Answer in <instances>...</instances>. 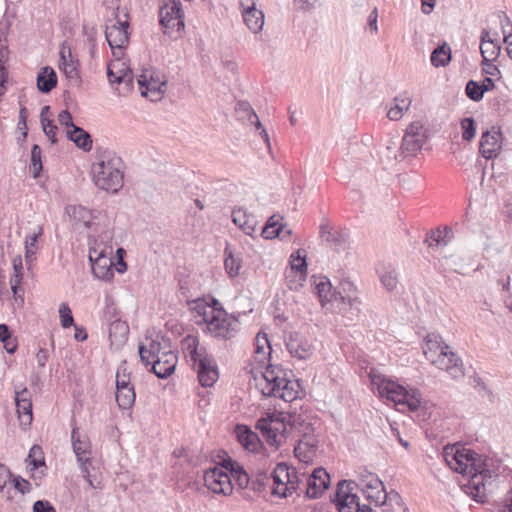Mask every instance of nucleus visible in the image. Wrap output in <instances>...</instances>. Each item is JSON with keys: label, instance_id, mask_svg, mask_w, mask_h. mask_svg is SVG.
<instances>
[{"label": "nucleus", "instance_id": "nucleus-59", "mask_svg": "<svg viewBox=\"0 0 512 512\" xmlns=\"http://www.w3.org/2000/svg\"><path fill=\"white\" fill-rule=\"evenodd\" d=\"M461 126L463 129L462 138L465 141H470L475 137V122L472 117L464 118L461 121Z\"/></svg>", "mask_w": 512, "mask_h": 512}, {"label": "nucleus", "instance_id": "nucleus-10", "mask_svg": "<svg viewBox=\"0 0 512 512\" xmlns=\"http://www.w3.org/2000/svg\"><path fill=\"white\" fill-rule=\"evenodd\" d=\"M112 246L99 250L97 247L90 248L89 261L93 275L104 281H110L114 277V262L112 260Z\"/></svg>", "mask_w": 512, "mask_h": 512}, {"label": "nucleus", "instance_id": "nucleus-60", "mask_svg": "<svg viewBox=\"0 0 512 512\" xmlns=\"http://www.w3.org/2000/svg\"><path fill=\"white\" fill-rule=\"evenodd\" d=\"M95 155L97 160H122L113 149L105 146H97Z\"/></svg>", "mask_w": 512, "mask_h": 512}, {"label": "nucleus", "instance_id": "nucleus-25", "mask_svg": "<svg viewBox=\"0 0 512 512\" xmlns=\"http://www.w3.org/2000/svg\"><path fill=\"white\" fill-rule=\"evenodd\" d=\"M236 114L238 118L242 121H247L251 125H254L258 130L261 129V135L264 138L265 142L269 146V137L265 129H263L261 122L259 121V118L247 101H239L236 104L235 107Z\"/></svg>", "mask_w": 512, "mask_h": 512}, {"label": "nucleus", "instance_id": "nucleus-45", "mask_svg": "<svg viewBox=\"0 0 512 512\" xmlns=\"http://www.w3.org/2000/svg\"><path fill=\"white\" fill-rule=\"evenodd\" d=\"M43 233L41 226H38L37 232L28 235L25 239V258L27 263H31L35 259L36 251L38 250L37 239Z\"/></svg>", "mask_w": 512, "mask_h": 512}, {"label": "nucleus", "instance_id": "nucleus-28", "mask_svg": "<svg viewBox=\"0 0 512 512\" xmlns=\"http://www.w3.org/2000/svg\"><path fill=\"white\" fill-rule=\"evenodd\" d=\"M400 155L403 158H410L416 155V125L411 122L403 136L400 146Z\"/></svg>", "mask_w": 512, "mask_h": 512}, {"label": "nucleus", "instance_id": "nucleus-48", "mask_svg": "<svg viewBox=\"0 0 512 512\" xmlns=\"http://www.w3.org/2000/svg\"><path fill=\"white\" fill-rule=\"evenodd\" d=\"M16 411L22 425L29 426L33 420L32 401H15Z\"/></svg>", "mask_w": 512, "mask_h": 512}, {"label": "nucleus", "instance_id": "nucleus-62", "mask_svg": "<svg viewBox=\"0 0 512 512\" xmlns=\"http://www.w3.org/2000/svg\"><path fill=\"white\" fill-rule=\"evenodd\" d=\"M11 485L15 490L20 492L22 495L29 493L32 488L30 482L25 480L21 476L15 477L11 481Z\"/></svg>", "mask_w": 512, "mask_h": 512}, {"label": "nucleus", "instance_id": "nucleus-36", "mask_svg": "<svg viewBox=\"0 0 512 512\" xmlns=\"http://www.w3.org/2000/svg\"><path fill=\"white\" fill-rule=\"evenodd\" d=\"M393 105L387 111V117L392 121L402 118L405 111L411 106L412 100L409 97L400 95L393 99Z\"/></svg>", "mask_w": 512, "mask_h": 512}, {"label": "nucleus", "instance_id": "nucleus-14", "mask_svg": "<svg viewBox=\"0 0 512 512\" xmlns=\"http://www.w3.org/2000/svg\"><path fill=\"white\" fill-rule=\"evenodd\" d=\"M205 486L216 494L230 495L233 491L232 477L222 468L214 467L204 474Z\"/></svg>", "mask_w": 512, "mask_h": 512}, {"label": "nucleus", "instance_id": "nucleus-1", "mask_svg": "<svg viewBox=\"0 0 512 512\" xmlns=\"http://www.w3.org/2000/svg\"><path fill=\"white\" fill-rule=\"evenodd\" d=\"M443 459L450 469L462 475H468L466 485L474 500L483 503L486 486L498 476V464L493 458L476 453L459 443L447 444L443 448Z\"/></svg>", "mask_w": 512, "mask_h": 512}, {"label": "nucleus", "instance_id": "nucleus-61", "mask_svg": "<svg viewBox=\"0 0 512 512\" xmlns=\"http://www.w3.org/2000/svg\"><path fill=\"white\" fill-rule=\"evenodd\" d=\"M41 125H42L45 135L49 138L51 143H53V144L56 143L57 142V138H56L57 126L54 124L53 120L48 119L46 117H42Z\"/></svg>", "mask_w": 512, "mask_h": 512}, {"label": "nucleus", "instance_id": "nucleus-2", "mask_svg": "<svg viewBox=\"0 0 512 512\" xmlns=\"http://www.w3.org/2000/svg\"><path fill=\"white\" fill-rule=\"evenodd\" d=\"M422 352L424 357L437 368L446 371L452 378L464 376V366L461 358L446 345L442 337L436 333L427 334L423 340Z\"/></svg>", "mask_w": 512, "mask_h": 512}, {"label": "nucleus", "instance_id": "nucleus-9", "mask_svg": "<svg viewBox=\"0 0 512 512\" xmlns=\"http://www.w3.org/2000/svg\"><path fill=\"white\" fill-rule=\"evenodd\" d=\"M362 492L365 495L366 499L370 501V503H374L376 506L385 505L387 499L390 501L398 500L400 497L398 493H387L385 491V486L383 482L379 479L378 476L372 473H367L362 477L361 480Z\"/></svg>", "mask_w": 512, "mask_h": 512}, {"label": "nucleus", "instance_id": "nucleus-12", "mask_svg": "<svg viewBox=\"0 0 512 512\" xmlns=\"http://www.w3.org/2000/svg\"><path fill=\"white\" fill-rule=\"evenodd\" d=\"M287 378V372L277 365L269 364L262 373V380L258 383L265 397H275Z\"/></svg>", "mask_w": 512, "mask_h": 512}, {"label": "nucleus", "instance_id": "nucleus-31", "mask_svg": "<svg viewBox=\"0 0 512 512\" xmlns=\"http://www.w3.org/2000/svg\"><path fill=\"white\" fill-rule=\"evenodd\" d=\"M128 333L129 326L124 321L115 320L109 326V339L111 344L116 347H120L126 342Z\"/></svg>", "mask_w": 512, "mask_h": 512}, {"label": "nucleus", "instance_id": "nucleus-13", "mask_svg": "<svg viewBox=\"0 0 512 512\" xmlns=\"http://www.w3.org/2000/svg\"><path fill=\"white\" fill-rule=\"evenodd\" d=\"M59 69L63 72L69 85L80 86L82 80L79 72V61L71 52V48L63 42L59 51Z\"/></svg>", "mask_w": 512, "mask_h": 512}, {"label": "nucleus", "instance_id": "nucleus-38", "mask_svg": "<svg viewBox=\"0 0 512 512\" xmlns=\"http://www.w3.org/2000/svg\"><path fill=\"white\" fill-rule=\"evenodd\" d=\"M315 288L323 308L327 303L336 299V292L332 291V285L327 277H320L319 282L315 284Z\"/></svg>", "mask_w": 512, "mask_h": 512}, {"label": "nucleus", "instance_id": "nucleus-39", "mask_svg": "<svg viewBox=\"0 0 512 512\" xmlns=\"http://www.w3.org/2000/svg\"><path fill=\"white\" fill-rule=\"evenodd\" d=\"M431 63L435 67H446L451 61V48L447 43L438 46L430 57Z\"/></svg>", "mask_w": 512, "mask_h": 512}, {"label": "nucleus", "instance_id": "nucleus-29", "mask_svg": "<svg viewBox=\"0 0 512 512\" xmlns=\"http://www.w3.org/2000/svg\"><path fill=\"white\" fill-rule=\"evenodd\" d=\"M57 85V75L50 66L40 69L37 75V88L42 93H49Z\"/></svg>", "mask_w": 512, "mask_h": 512}, {"label": "nucleus", "instance_id": "nucleus-51", "mask_svg": "<svg viewBox=\"0 0 512 512\" xmlns=\"http://www.w3.org/2000/svg\"><path fill=\"white\" fill-rule=\"evenodd\" d=\"M271 479L265 471H259L256 476L250 481V488L254 492L261 493L266 490V487Z\"/></svg>", "mask_w": 512, "mask_h": 512}, {"label": "nucleus", "instance_id": "nucleus-64", "mask_svg": "<svg viewBox=\"0 0 512 512\" xmlns=\"http://www.w3.org/2000/svg\"><path fill=\"white\" fill-rule=\"evenodd\" d=\"M222 469H225L224 472H227L229 476L233 477V474H237L239 470L243 467L232 458L227 457L222 460L221 463Z\"/></svg>", "mask_w": 512, "mask_h": 512}, {"label": "nucleus", "instance_id": "nucleus-17", "mask_svg": "<svg viewBox=\"0 0 512 512\" xmlns=\"http://www.w3.org/2000/svg\"><path fill=\"white\" fill-rule=\"evenodd\" d=\"M192 367L203 387H212L219 378L218 367L212 355L198 359L197 364Z\"/></svg>", "mask_w": 512, "mask_h": 512}, {"label": "nucleus", "instance_id": "nucleus-37", "mask_svg": "<svg viewBox=\"0 0 512 512\" xmlns=\"http://www.w3.org/2000/svg\"><path fill=\"white\" fill-rule=\"evenodd\" d=\"M243 20L248 29L253 33H258L264 26V13L257 8L242 13Z\"/></svg>", "mask_w": 512, "mask_h": 512}, {"label": "nucleus", "instance_id": "nucleus-44", "mask_svg": "<svg viewBox=\"0 0 512 512\" xmlns=\"http://www.w3.org/2000/svg\"><path fill=\"white\" fill-rule=\"evenodd\" d=\"M499 166L501 168L502 162H485V165H483L482 162H475L472 166V171L476 174H479L480 180L483 182L485 178L489 175L490 178H497V175L495 174V166ZM501 176V173H499L498 177Z\"/></svg>", "mask_w": 512, "mask_h": 512}, {"label": "nucleus", "instance_id": "nucleus-30", "mask_svg": "<svg viewBox=\"0 0 512 512\" xmlns=\"http://www.w3.org/2000/svg\"><path fill=\"white\" fill-rule=\"evenodd\" d=\"M237 438L239 443L248 451L255 452L259 448V438L256 433L245 425H237Z\"/></svg>", "mask_w": 512, "mask_h": 512}, {"label": "nucleus", "instance_id": "nucleus-7", "mask_svg": "<svg viewBox=\"0 0 512 512\" xmlns=\"http://www.w3.org/2000/svg\"><path fill=\"white\" fill-rule=\"evenodd\" d=\"M71 442L73 451L76 455L83 477L90 486L94 487L90 468L91 463V442L87 435L81 434L78 428H73L71 432Z\"/></svg>", "mask_w": 512, "mask_h": 512}, {"label": "nucleus", "instance_id": "nucleus-47", "mask_svg": "<svg viewBox=\"0 0 512 512\" xmlns=\"http://www.w3.org/2000/svg\"><path fill=\"white\" fill-rule=\"evenodd\" d=\"M281 218L276 215L271 216L266 225L262 229V235L266 239H273L275 237H279L282 230L283 224L280 222Z\"/></svg>", "mask_w": 512, "mask_h": 512}, {"label": "nucleus", "instance_id": "nucleus-26", "mask_svg": "<svg viewBox=\"0 0 512 512\" xmlns=\"http://www.w3.org/2000/svg\"><path fill=\"white\" fill-rule=\"evenodd\" d=\"M317 447V440L308 433H305L302 439L294 448L295 456L302 462H309L312 459Z\"/></svg>", "mask_w": 512, "mask_h": 512}, {"label": "nucleus", "instance_id": "nucleus-23", "mask_svg": "<svg viewBox=\"0 0 512 512\" xmlns=\"http://www.w3.org/2000/svg\"><path fill=\"white\" fill-rule=\"evenodd\" d=\"M421 428L424 430L426 438L432 445L440 444L450 432L449 424L441 417V414L433 418V421L422 425Z\"/></svg>", "mask_w": 512, "mask_h": 512}, {"label": "nucleus", "instance_id": "nucleus-15", "mask_svg": "<svg viewBox=\"0 0 512 512\" xmlns=\"http://www.w3.org/2000/svg\"><path fill=\"white\" fill-rule=\"evenodd\" d=\"M128 22H120L116 21L111 25L106 26L105 37L113 50L114 56H120L122 54V49L129 42V34H128Z\"/></svg>", "mask_w": 512, "mask_h": 512}, {"label": "nucleus", "instance_id": "nucleus-50", "mask_svg": "<svg viewBox=\"0 0 512 512\" xmlns=\"http://www.w3.org/2000/svg\"><path fill=\"white\" fill-rule=\"evenodd\" d=\"M225 255L224 267L226 272L231 277L237 276L241 268V260L235 257L231 251H228V249L225 250Z\"/></svg>", "mask_w": 512, "mask_h": 512}, {"label": "nucleus", "instance_id": "nucleus-53", "mask_svg": "<svg viewBox=\"0 0 512 512\" xmlns=\"http://www.w3.org/2000/svg\"><path fill=\"white\" fill-rule=\"evenodd\" d=\"M291 270L296 271L300 274V278L302 280H305V275L307 271V263L305 259V255L301 256L300 251H297V255L294 254L291 255Z\"/></svg>", "mask_w": 512, "mask_h": 512}, {"label": "nucleus", "instance_id": "nucleus-3", "mask_svg": "<svg viewBox=\"0 0 512 512\" xmlns=\"http://www.w3.org/2000/svg\"><path fill=\"white\" fill-rule=\"evenodd\" d=\"M203 316L208 332L216 338L231 339L239 331L240 323L236 317L228 314L223 308L198 307Z\"/></svg>", "mask_w": 512, "mask_h": 512}, {"label": "nucleus", "instance_id": "nucleus-49", "mask_svg": "<svg viewBox=\"0 0 512 512\" xmlns=\"http://www.w3.org/2000/svg\"><path fill=\"white\" fill-rule=\"evenodd\" d=\"M378 274L382 285L388 291H392L396 287L398 281L395 270L391 266L378 269Z\"/></svg>", "mask_w": 512, "mask_h": 512}, {"label": "nucleus", "instance_id": "nucleus-42", "mask_svg": "<svg viewBox=\"0 0 512 512\" xmlns=\"http://www.w3.org/2000/svg\"><path fill=\"white\" fill-rule=\"evenodd\" d=\"M147 352H149V355H156V357H158V355H161L164 352L161 342L153 339L150 341L149 346L139 344L138 353L140 356V361L146 367L149 366V356H145Z\"/></svg>", "mask_w": 512, "mask_h": 512}, {"label": "nucleus", "instance_id": "nucleus-16", "mask_svg": "<svg viewBox=\"0 0 512 512\" xmlns=\"http://www.w3.org/2000/svg\"><path fill=\"white\" fill-rule=\"evenodd\" d=\"M295 472L296 469L289 467L287 463H278L270 474L273 480L272 494L281 498L287 497V483L289 484L291 477H295Z\"/></svg>", "mask_w": 512, "mask_h": 512}, {"label": "nucleus", "instance_id": "nucleus-40", "mask_svg": "<svg viewBox=\"0 0 512 512\" xmlns=\"http://www.w3.org/2000/svg\"><path fill=\"white\" fill-rule=\"evenodd\" d=\"M136 393L133 386L116 389V402L120 409L129 410L135 403Z\"/></svg>", "mask_w": 512, "mask_h": 512}, {"label": "nucleus", "instance_id": "nucleus-24", "mask_svg": "<svg viewBox=\"0 0 512 512\" xmlns=\"http://www.w3.org/2000/svg\"><path fill=\"white\" fill-rule=\"evenodd\" d=\"M181 349L192 366L197 364L198 359L210 356L204 347H199L198 337L194 335H187L181 340Z\"/></svg>", "mask_w": 512, "mask_h": 512}, {"label": "nucleus", "instance_id": "nucleus-34", "mask_svg": "<svg viewBox=\"0 0 512 512\" xmlns=\"http://www.w3.org/2000/svg\"><path fill=\"white\" fill-rule=\"evenodd\" d=\"M319 235L323 241L335 247H343L346 242L343 235L332 230L327 219L322 220L319 227Z\"/></svg>", "mask_w": 512, "mask_h": 512}, {"label": "nucleus", "instance_id": "nucleus-27", "mask_svg": "<svg viewBox=\"0 0 512 512\" xmlns=\"http://www.w3.org/2000/svg\"><path fill=\"white\" fill-rule=\"evenodd\" d=\"M232 221L237 225L246 235L252 236L256 230L257 221L255 217L248 214L243 208L234 209L232 211Z\"/></svg>", "mask_w": 512, "mask_h": 512}, {"label": "nucleus", "instance_id": "nucleus-5", "mask_svg": "<svg viewBox=\"0 0 512 512\" xmlns=\"http://www.w3.org/2000/svg\"><path fill=\"white\" fill-rule=\"evenodd\" d=\"M91 175L94 184L101 190L117 193L123 186V171L113 162H93Z\"/></svg>", "mask_w": 512, "mask_h": 512}, {"label": "nucleus", "instance_id": "nucleus-46", "mask_svg": "<svg viewBox=\"0 0 512 512\" xmlns=\"http://www.w3.org/2000/svg\"><path fill=\"white\" fill-rule=\"evenodd\" d=\"M501 51V47L497 41L493 40L486 43H480V52L483 63L495 61Z\"/></svg>", "mask_w": 512, "mask_h": 512}, {"label": "nucleus", "instance_id": "nucleus-20", "mask_svg": "<svg viewBox=\"0 0 512 512\" xmlns=\"http://www.w3.org/2000/svg\"><path fill=\"white\" fill-rule=\"evenodd\" d=\"M137 83L143 97L150 98L151 101H157L162 98L166 81L155 79L153 75H147L144 72L138 76Z\"/></svg>", "mask_w": 512, "mask_h": 512}, {"label": "nucleus", "instance_id": "nucleus-41", "mask_svg": "<svg viewBox=\"0 0 512 512\" xmlns=\"http://www.w3.org/2000/svg\"><path fill=\"white\" fill-rule=\"evenodd\" d=\"M440 415V410L434 403L428 400L421 401L418 399V419L426 424L427 422L433 421V418Z\"/></svg>", "mask_w": 512, "mask_h": 512}, {"label": "nucleus", "instance_id": "nucleus-32", "mask_svg": "<svg viewBox=\"0 0 512 512\" xmlns=\"http://www.w3.org/2000/svg\"><path fill=\"white\" fill-rule=\"evenodd\" d=\"M67 137L83 151H90L92 148L91 135L81 127L73 126V129L67 131Z\"/></svg>", "mask_w": 512, "mask_h": 512}, {"label": "nucleus", "instance_id": "nucleus-55", "mask_svg": "<svg viewBox=\"0 0 512 512\" xmlns=\"http://www.w3.org/2000/svg\"><path fill=\"white\" fill-rule=\"evenodd\" d=\"M129 386H132L130 383V373L127 371L126 361H123L122 364L117 369L116 389H123Z\"/></svg>", "mask_w": 512, "mask_h": 512}, {"label": "nucleus", "instance_id": "nucleus-8", "mask_svg": "<svg viewBox=\"0 0 512 512\" xmlns=\"http://www.w3.org/2000/svg\"><path fill=\"white\" fill-rule=\"evenodd\" d=\"M256 429H258L267 443L271 446H280L285 439L286 424L281 415L275 413H268L256 422Z\"/></svg>", "mask_w": 512, "mask_h": 512}, {"label": "nucleus", "instance_id": "nucleus-4", "mask_svg": "<svg viewBox=\"0 0 512 512\" xmlns=\"http://www.w3.org/2000/svg\"><path fill=\"white\" fill-rule=\"evenodd\" d=\"M370 380L380 397L386 398L395 404H407L411 411H416L414 396H411L405 387L374 371L370 372Z\"/></svg>", "mask_w": 512, "mask_h": 512}, {"label": "nucleus", "instance_id": "nucleus-19", "mask_svg": "<svg viewBox=\"0 0 512 512\" xmlns=\"http://www.w3.org/2000/svg\"><path fill=\"white\" fill-rule=\"evenodd\" d=\"M329 484L330 476L326 470L322 467L316 468L307 478L305 494L310 499H316L328 489Z\"/></svg>", "mask_w": 512, "mask_h": 512}, {"label": "nucleus", "instance_id": "nucleus-35", "mask_svg": "<svg viewBox=\"0 0 512 512\" xmlns=\"http://www.w3.org/2000/svg\"><path fill=\"white\" fill-rule=\"evenodd\" d=\"M451 234L452 230L448 226L444 227L443 230L437 228L427 234L424 242L427 243L429 247H444L449 243Z\"/></svg>", "mask_w": 512, "mask_h": 512}, {"label": "nucleus", "instance_id": "nucleus-63", "mask_svg": "<svg viewBox=\"0 0 512 512\" xmlns=\"http://www.w3.org/2000/svg\"><path fill=\"white\" fill-rule=\"evenodd\" d=\"M235 482L240 489H245L250 487V481L251 478L249 477L248 473L242 468L238 471L237 474H233L232 482Z\"/></svg>", "mask_w": 512, "mask_h": 512}, {"label": "nucleus", "instance_id": "nucleus-43", "mask_svg": "<svg viewBox=\"0 0 512 512\" xmlns=\"http://www.w3.org/2000/svg\"><path fill=\"white\" fill-rule=\"evenodd\" d=\"M271 351L272 348L267 334L259 332L255 338L256 360L259 362L262 361L266 354L270 357Z\"/></svg>", "mask_w": 512, "mask_h": 512}, {"label": "nucleus", "instance_id": "nucleus-21", "mask_svg": "<svg viewBox=\"0 0 512 512\" xmlns=\"http://www.w3.org/2000/svg\"><path fill=\"white\" fill-rule=\"evenodd\" d=\"M502 147V133L492 129L481 136L480 152L486 160L496 158Z\"/></svg>", "mask_w": 512, "mask_h": 512}, {"label": "nucleus", "instance_id": "nucleus-11", "mask_svg": "<svg viewBox=\"0 0 512 512\" xmlns=\"http://www.w3.org/2000/svg\"><path fill=\"white\" fill-rule=\"evenodd\" d=\"M180 1L166 3L159 9V23L164 29L165 34H171L173 31H180L184 28V19Z\"/></svg>", "mask_w": 512, "mask_h": 512}, {"label": "nucleus", "instance_id": "nucleus-52", "mask_svg": "<svg viewBox=\"0 0 512 512\" xmlns=\"http://www.w3.org/2000/svg\"><path fill=\"white\" fill-rule=\"evenodd\" d=\"M11 477L12 474L9 470V468L4 465L0 464V492L4 493V495L7 497V499H12L11 490L12 488L9 487L7 490V484L11 483Z\"/></svg>", "mask_w": 512, "mask_h": 512}, {"label": "nucleus", "instance_id": "nucleus-54", "mask_svg": "<svg viewBox=\"0 0 512 512\" xmlns=\"http://www.w3.org/2000/svg\"><path fill=\"white\" fill-rule=\"evenodd\" d=\"M297 391L295 390V384L286 378L285 382L280 387L279 394L275 397H279L286 402H290L296 398Z\"/></svg>", "mask_w": 512, "mask_h": 512}, {"label": "nucleus", "instance_id": "nucleus-57", "mask_svg": "<svg viewBox=\"0 0 512 512\" xmlns=\"http://www.w3.org/2000/svg\"><path fill=\"white\" fill-rule=\"evenodd\" d=\"M30 464L33 466V469H37L45 464L42 448L38 445H34L31 447L28 458Z\"/></svg>", "mask_w": 512, "mask_h": 512}, {"label": "nucleus", "instance_id": "nucleus-58", "mask_svg": "<svg viewBox=\"0 0 512 512\" xmlns=\"http://www.w3.org/2000/svg\"><path fill=\"white\" fill-rule=\"evenodd\" d=\"M60 322L63 328H69L74 325L72 311L67 303L63 302L59 307Z\"/></svg>", "mask_w": 512, "mask_h": 512}, {"label": "nucleus", "instance_id": "nucleus-6", "mask_svg": "<svg viewBox=\"0 0 512 512\" xmlns=\"http://www.w3.org/2000/svg\"><path fill=\"white\" fill-rule=\"evenodd\" d=\"M353 481L341 480L337 484V489L333 501L339 512H375L369 505L360 503V499L353 491Z\"/></svg>", "mask_w": 512, "mask_h": 512}, {"label": "nucleus", "instance_id": "nucleus-18", "mask_svg": "<svg viewBox=\"0 0 512 512\" xmlns=\"http://www.w3.org/2000/svg\"><path fill=\"white\" fill-rule=\"evenodd\" d=\"M286 347L292 357L306 360L313 355L314 346L298 332H291L286 340Z\"/></svg>", "mask_w": 512, "mask_h": 512}, {"label": "nucleus", "instance_id": "nucleus-56", "mask_svg": "<svg viewBox=\"0 0 512 512\" xmlns=\"http://www.w3.org/2000/svg\"><path fill=\"white\" fill-rule=\"evenodd\" d=\"M465 92L467 97L475 102L482 100L484 95V90H481L479 83L474 80L467 82Z\"/></svg>", "mask_w": 512, "mask_h": 512}, {"label": "nucleus", "instance_id": "nucleus-33", "mask_svg": "<svg viewBox=\"0 0 512 512\" xmlns=\"http://www.w3.org/2000/svg\"><path fill=\"white\" fill-rule=\"evenodd\" d=\"M116 60L113 62H110L107 66V77L111 84H123V89L125 90V93H128L131 91V78H129L127 75H121L117 76L116 74V68H119V66H124V62L120 60V56H115Z\"/></svg>", "mask_w": 512, "mask_h": 512}, {"label": "nucleus", "instance_id": "nucleus-22", "mask_svg": "<svg viewBox=\"0 0 512 512\" xmlns=\"http://www.w3.org/2000/svg\"><path fill=\"white\" fill-rule=\"evenodd\" d=\"M153 366L151 367V371L161 379H165L169 377L176 368L178 357L177 354L172 351H164L161 355L156 357V360H153Z\"/></svg>", "mask_w": 512, "mask_h": 512}]
</instances>
